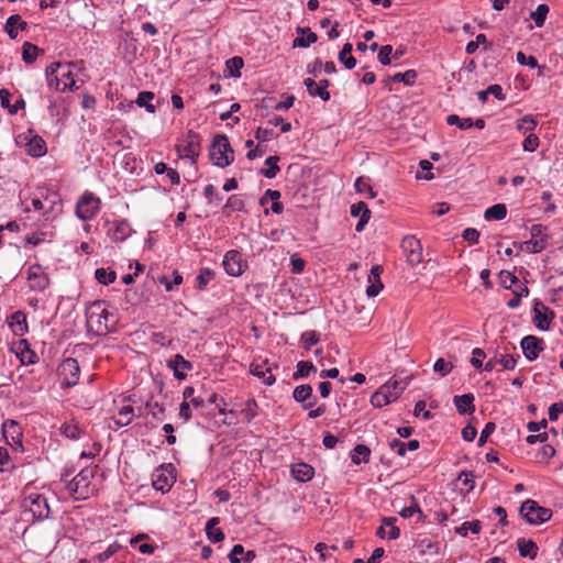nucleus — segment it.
<instances>
[{
  "label": "nucleus",
  "instance_id": "680f3d73",
  "mask_svg": "<svg viewBox=\"0 0 563 563\" xmlns=\"http://www.w3.org/2000/svg\"><path fill=\"white\" fill-rule=\"evenodd\" d=\"M453 368L452 363L444 358H438L433 365V371L440 373L442 376L448 375Z\"/></svg>",
  "mask_w": 563,
  "mask_h": 563
},
{
  "label": "nucleus",
  "instance_id": "a18cd8bd",
  "mask_svg": "<svg viewBox=\"0 0 563 563\" xmlns=\"http://www.w3.org/2000/svg\"><path fill=\"white\" fill-rule=\"evenodd\" d=\"M257 402L255 399L251 398L247 399L244 404L243 409L241 410V413L243 415V418L246 422H251L256 416H257Z\"/></svg>",
  "mask_w": 563,
  "mask_h": 563
},
{
  "label": "nucleus",
  "instance_id": "f3484780",
  "mask_svg": "<svg viewBox=\"0 0 563 563\" xmlns=\"http://www.w3.org/2000/svg\"><path fill=\"white\" fill-rule=\"evenodd\" d=\"M222 264L225 273L233 277L242 275L245 267L242 261V254L236 250L228 251L223 257Z\"/></svg>",
  "mask_w": 563,
  "mask_h": 563
},
{
  "label": "nucleus",
  "instance_id": "37998d69",
  "mask_svg": "<svg viewBox=\"0 0 563 563\" xmlns=\"http://www.w3.org/2000/svg\"><path fill=\"white\" fill-rule=\"evenodd\" d=\"M216 274L212 269L208 267H203L200 269L199 274L196 277V286L199 289H205L208 284L214 278Z\"/></svg>",
  "mask_w": 563,
  "mask_h": 563
},
{
  "label": "nucleus",
  "instance_id": "bf43d9fd",
  "mask_svg": "<svg viewBox=\"0 0 563 563\" xmlns=\"http://www.w3.org/2000/svg\"><path fill=\"white\" fill-rule=\"evenodd\" d=\"M278 135L271 129H266V128H258L256 131H255V139L260 142V143H264V142H268L273 139H276Z\"/></svg>",
  "mask_w": 563,
  "mask_h": 563
},
{
  "label": "nucleus",
  "instance_id": "cd10ccee",
  "mask_svg": "<svg viewBox=\"0 0 563 563\" xmlns=\"http://www.w3.org/2000/svg\"><path fill=\"white\" fill-rule=\"evenodd\" d=\"M517 548L522 558L534 560L538 555L539 548L537 543L530 539L519 538L517 540Z\"/></svg>",
  "mask_w": 563,
  "mask_h": 563
},
{
  "label": "nucleus",
  "instance_id": "c756f323",
  "mask_svg": "<svg viewBox=\"0 0 563 563\" xmlns=\"http://www.w3.org/2000/svg\"><path fill=\"white\" fill-rule=\"evenodd\" d=\"M292 397L296 401L301 402L303 409H310L314 402H306L312 397V387L310 385H299L294 389Z\"/></svg>",
  "mask_w": 563,
  "mask_h": 563
},
{
  "label": "nucleus",
  "instance_id": "4be33fe9",
  "mask_svg": "<svg viewBox=\"0 0 563 563\" xmlns=\"http://www.w3.org/2000/svg\"><path fill=\"white\" fill-rule=\"evenodd\" d=\"M350 212L352 217L360 218L358 222L356 223L355 230L357 232H362L371 218V210L368 209L367 205L363 201L353 203L351 206Z\"/></svg>",
  "mask_w": 563,
  "mask_h": 563
},
{
  "label": "nucleus",
  "instance_id": "de8ad7c7",
  "mask_svg": "<svg viewBox=\"0 0 563 563\" xmlns=\"http://www.w3.org/2000/svg\"><path fill=\"white\" fill-rule=\"evenodd\" d=\"M482 529V523L479 520H473V521H465L460 527L455 529L456 533L466 537L467 532L471 531L472 533H479Z\"/></svg>",
  "mask_w": 563,
  "mask_h": 563
},
{
  "label": "nucleus",
  "instance_id": "6ab92c4d",
  "mask_svg": "<svg viewBox=\"0 0 563 563\" xmlns=\"http://www.w3.org/2000/svg\"><path fill=\"white\" fill-rule=\"evenodd\" d=\"M521 349L526 358L532 362L543 350V341L534 335H527L521 340Z\"/></svg>",
  "mask_w": 563,
  "mask_h": 563
},
{
  "label": "nucleus",
  "instance_id": "bb28decb",
  "mask_svg": "<svg viewBox=\"0 0 563 563\" xmlns=\"http://www.w3.org/2000/svg\"><path fill=\"white\" fill-rule=\"evenodd\" d=\"M474 395L464 394L454 396L453 402L460 415L473 413L475 411Z\"/></svg>",
  "mask_w": 563,
  "mask_h": 563
},
{
  "label": "nucleus",
  "instance_id": "4d7b16f0",
  "mask_svg": "<svg viewBox=\"0 0 563 563\" xmlns=\"http://www.w3.org/2000/svg\"><path fill=\"white\" fill-rule=\"evenodd\" d=\"M417 79V73L413 69H409L405 73H397L393 76V80L396 82H404L406 85H413Z\"/></svg>",
  "mask_w": 563,
  "mask_h": 563
},
{
  "label": "nucleus",
  "instance_id": "6e6552de",
  "mask_svg": "<svg viewBox=\"0 0 563 563\" xmlns=\"http://www.w3.org/2000/svg\"><path fill=\"white\" fill-rule=\"evenodd\" d=\"M520 515L530 525H540L548 521L552 512L550 509L541 507L537 501L528 499L520 507Z\"/></svg>",
  "mask_w": 563,
  "mask_h": 563
},
{
  "label": "nucleus",
  "instance_id": "423d86ee",
  "mask_svg": "<svg viewBox=\"0 0 563 563\" xmlns=\"http://www.w3.org/2000/svg\"><path fill=\"white\" fill-rule=\"evenodd\" d=\"M210 158L214 165L223 168L229 166L233 159V150L225 135H217L210 148Z\"/></svg>",
  "mask_w": 563,
  "mask_h": 563
},
{
  "label": "nucleus",
  "instance_id": "0e129e2a",
  "mask_svg": "<svg viewBox=\"0 0 563 563\" xmlns=\"http://www.w3.org/2000/svg\"><path fill=\"white\" fill-rule=\"evenodd\" d=\"M538 122L532 115H525L520 119L517 129L520 131H532L536 129Z\"/></svg>",
  "mask_w": 563,
  "mask_h": 563
},
{
  "label": "nucleus",
  "instance_id": "49530a36",
  "mask_svg": "<svg viewBox=\"0 0 563 563\" xmlns=\"http://www.w3.org/2000/svg\"><path fill=\"white\" fill-rule=\"evenodd\" d=\"M245 207L244 200L240 195H232L227 200V203L223 207V211L233 212V211H242Z\"/></svg>",
  "mask_w": 563,
  "mask_h": 563
},
{
  "label": "nucleus",
  "instance_id": "052dcab7",
  "mask_svg": "<svg viewBox=\"0 0 563 563\" xmlns=\"http://www.w3.org/2000/svg\"><path fill=\"white\" fill-rule=\"evenodd\" d=\"M518 358H519V355L514 356V355L504 354L498 357L497 362H498V364H500L503 366L504 369H514L517 365Z\"/></svg>",
  "mask_w": 563,
  "mask_h": 563
},
{
  "label": "nucleus",
  "instance_id": "412c9836",
  "mask_svg": "<svg viewBox=\"0 0 563 563\" xmlns=\"http://www.w3.org/2000/svg\"><path fill=\"white\" fill-rule=\"evenodd\" d=\"M303 84L311 97H319L323 101L330 100L331 96L328 91L330 82L328 79H321L319 82H316L312 78H306Z\"/></svg>",
  "mask_w": 563,
  "mask_h": 563
},
{
  "label": "nucleus",
  "instance_id": "13d9d810",
  "mask_svg": "<svg viewBox=\"0 0 563 563\" xmlns=\"http://www.w3.org/2000/svg\"><path fill=\"white\" fill-rule=\"evenodd\" d=\"M317 40H318L317 34L308 30L306 35L296 37L294 40L292 46L294 47H308L312 43L317 42Z\"/></svg>",
  "mask_w": 563,
  "mask_h": 563
},
{
  "label": "nucleus",
  "instance_id": "6e6d98bb",
  "mask_svg": "<svg viewBox=\"0 0 563 563\" xmlns=\"http://www.w3.org/2000/svg\"><path fill=\"white\" fill-rule=\"evenodd\" d=\"M449 125H457L461 130H468L473 126V120L471 118H460L456 114H450L446 118Z\"/></svg>",
  "mask_w": 563,
  "mask_h": 563
},
{
  "label": "nucleus",
  "instance_id": "b1692460",
  "mask_svg": "<svg viewBox=\"0 0 563 563\" xmlns=\"http://www.w3.org/2000/svg\"><path fill=\"white\" fill-rule=\"evenodd\" d=\"M383 272V267L380 265H374L371 268L369 275H368V286L366 288V295L368 297H375L377 296L380 290L383 289V283L380 280V274Z\"/></svg>",
  "mask_w": 563,
  "mask_h": 563
},
{
  "label": "nucleus",
  "instance_id": "c9c22d12",
  "mask_svg": "<svg viewBox=\"0 0 563 563\" xmlns=\"http://www.w3.org/2000/svg\"><path fill=\"white\" fill-rule=\"evenodd\" d=\"M134 418V409L132 406H123L115 416L113 422L118 427H125L132 422Z\"/></svg>",
  "mask_w": 563,
  "mask_h": 563
},
{
  "label": "nucleus",
  "instance_id": "774afa93",
  "mask_svg": "<svg viewBox=\"0 0 563 563\" xmlns=\"http://www.w3.org/2000/svg\"><path fill=\"white\" fill-rule=\"evenodd\" d=\"M393 53V46L391 45H384L380 47L378 52V60L383 65H389L390 64V55Z\"/></svg>",
  "mask_w": 563,
  "mask_h": 563
},
{
  "label": "nucleus",
  "instance_id": "79ce46f5",
  "mask_svg": "<svg viewBox=\"0 0 563 563\" xmlns=\"http://www.w3.org/2000/svg\"><path fill=\"white\" fill-rule=\"evenodd\" d=\"M410 500H411V505L408 506V507H404L400 511H399V515L402 517V518H411L415 514H419V519L420 520H423L424 519V515L422 514V510L416 499V497L413 495L410 496Z\"/></svg>",
  "mask_w": 563,
  "mask_h": 563
},
{
  "label": "nucleus",
  "instance_id": "0eeeda50",
  "mask_svg": "<svg viewBox=\"0 0 563 563\" xmlns=\"http://www.w3.org/2000/svg\"><path fill=\"white\" fill-rule=\"evenodd\" d=\"M101 200L92 192L86 191L76 203V216L82 221L93 219L100 210Z\"/></svg>",
  "mask_w": 563,
  "mask_h": 563
},
{
  "label": "nucleus",
  "instance_id": "4468645a",
  "mask_svg": "<svg viewBox=\"0 0 563 563\" xmlns=\"http://www.w3.org/2000/svg\"><path fill=\"white\" fill-rule=\"evenodd\" d=\"M177 152L181 158H189L195 162L200 152V137L197 133L189 131L181 144L177 145Z\"/></svg>",
  "mask_w": 563,
  "mask_h": 563
},
{
  "label": "nucleus",
  "instance_id": "69168bd1",
  "mask_svg": "<svg viewBox=\"0 0 563 563\" xmlns=\"http://www.w3.org/2000/svg\"><path fill=\"white\" fill-rule=\"evenodd\" d=\"M301 341L303 342L306 349H310V346L319 342V334L313 330L305 331L301 334Z\"/></svg>",
  "mask_w": 563,
  "mask_h": 563
},
{
  "label": "nucleus",
  "instance_id": "f03ea898",
  "mask_svg": "<svg viewBox=\"0 0 563 563\" xmlns=\"http://www.w3.org/2000/svg\"><path fill=\"white\" fill-rule=\"evenodd\" d=\"M47 84L51 89L64 92L76 88L71 65L67 63H53L46 68Z\"/></svg>",
  "mask_w": 563,
  "mask_h": 563
},
{
  "label": "nucleus",
  "instance_id": "338daca9",
  "mask_svg": "<svg viewBox=\"0 0 563 563\" xmlns=\"http://www.w3.org/2000/svg\"><path fill=\"white\" fill-rule=\"evenodd\" d=\"M517 62L520 65H527L530 68L538 67L537 58L534 56H532V55L527 56L523 52H518L517 53Z\"/></svg>",
  "mask_w": 563,
  "mask_h": 563
},
{
  "label": "nucleus",
  "instance_id": "72a5a7b5",
  "mask_svg": "<svg viewBox=\"0 0 563 563\" xmlns=\"http://www.w3.org/2000/svg\"><path fill=\"white\" fill-rule=\"evenodd\" d=\"M291 475L296 481L305 483L313 477L314 470L306 463H298L291 467Z\"/></svg>",
  "mask_w": 563,
  "mask_h": 563
},
{
  "label": "nucleus",
  "instance_id": "4c0bfd02",
  "mask_svg": "<svg viewBox=\"0 0 563 563\" xmlns=\"http://www.w3.org/2000/svg\"><path fill=\"white\" fill-rule=\"evenodd\" d=\"M353 46L351 43H345L339 53V60L342 63L345 68L352 69L356 65V59L352 55Z\"/></svg>",
  "mask_w": 563,
  "mask_h": 563
},
{
  "label": "nucleus",
  "instance_id": "dca6fc26",
  "mask_svg": "<svg viewBox=\"0 0 563 563\" xmlns=\"http://www.w3.org/2000/svg\"><path fill=\"white\" fill-rule=\"evenodd\" d=\"M27 282L32 290L43 291L49 285V277L40 264H33L27 268Z\"/></svg>",
  "mask_w": 563,
  "mask_h": 563
},
{
  "label": "nucleus",
  "instance_id": "7ed1b4c3",
  "mask_svg": "<svg viewBox=\"0 0 563 563\" xmlns=\"http://www.w3.org/2000/svg\"><path fill=\"white\" fill-rule=\"evenodd\" d=\"M111 317L103 301L92 302L86 310L88 331L97 335L107 334L112 327V324L109 323Z\"/></svg>",
  "mask_w": 563,
  "mask_h": 563
},
{
  "label": "nucleus",
  "instance_id": "e433bc0d",
  "mask_svg": "<svg viewBox=\"0 0 563 563\" xmlns=\"http://www.w3.org/2000/svg\"><path fill=\"white\" fill-rule=\"evenodd\" d=\"M371 449L365 444H357L351 452V460L355 465L369 461Z\"/></svg>",
  "mask_w": 563,
  "mask_h": 563
},
{
  "label": "nucleus",
  "instance_id": "20e7f679",
  "mask_svg": "<svg viewBox=\"0 0 563 563\" xmlns=\"http://www.w3.org/2000/svg\"><path fill=\"white\" fill-rule=\"evenodd\" d=\"M93 471L84 468L73 479L66 482V492L75 500L88 499L96 493L92 484Z\"/></svg>",
  "mask_w": 563,
  "mask_h": 563
},
{
  "label": "nucleus",
  "instance_id": "2eb2a0df",
  "mask_svg": "<svg viewBox=\"0 0 563 563\" xmlns=\"http://www.w3.org/2000/svg\"><path fill=\"white\" fill-rule=\"evenodd\" d=\"M401 250L407 262L415 266L422 261V246L418 239L412 235L405 236L401 241Z\"/></svg>",
  "mask_w": 563,
  "mask_h": 563
},
{
  "label": "nucleus",
  "instance_id": "a19ab883",
  "mask_svg": "<svg viewBox=\"0 0 563 563\" xmlns=\"http://www.w3.org/2000/svg\"><path fill=\"white\" fill-rule=\"evenodd\" d=\"M317 368L312 362L299 361L296 366V372L292 374L294 379L306 378L311 372H316Z\"/></svg>",
  "mask_w": 563,
  "mask_h": 563
},
{
  "label": "nucleus",
  "instance_id": "f257e3e1",
  "mask_svg": "<svg viewBox=\"0 0 563 563\" xmlns=\"http://www.w3.org/2000/svg\"><path fill=\"white\" fill-rule=\"evenodd\" d=\"M22 202L24 212L37 211L44 221H53L63 211L59 195L45 188H40L32 197L25 198Z\"/></svg>",
  "mask_w": 563,
  "mask_h": 563
},
{
  "label": "nucleus",
  "instance_id": "a211bd4d",
  "mask_svg": "<svg viewBox=\"0 0 563 563\" xmlns=\"http://www.w3.org/2000/svg\"><path fill=\"white\" fill-rule=\"evenodd\" d=\"M107 235L113 242H123L132 233V228L126 220H114L112 222H107Z\"/></svg>",
  "mask_w": 563,
  "mask_h": 563
},
{
  "label": "nucleus",
  "instance_id": "a878e982",
  "mask_svg": "<svg viewBox=\"0 0 563 563\" xmlns=\"http://www.w3.org/2000/svg\"><path fill=\"white\" fill-rule=\"evenodd\" d=\"M26 27L27 23L19 14L10 15L4 24V31L12 40L18 37L19 31H24Z\"/></svg>",
  "mask_w": 563,
  "mask_h": 563
},
{
  "label": "nucleus",
  "instance_id": "39448f33",
  "mask_svg": "<svg viewBox=\"0 0 563 563\" xmlns=\"http://www.w3.org/2000/svg\"><path fill=\"white\" fill-rule=\"evenodd\" d=\"M404 389L405 385H401L398 380L390 379L371 396V404L376 408L387 406L396 401Z\"/></svg>",
  "mask_w": 563,
  "mask_h": 563
},
{
  "label": "nucleus",
  "instance_id": "9d476101",
  "mask_svg": "<svg viewBox=\"0 0 563 563\" xmlns=\"http://www.w3.org/2000/svg\"><path fill=\"white\" fill-rule=\"evenodd\" d=\"M548 228L533 224L530 229L531 239L521 244V250L528 253H540L547 247Z\"/></svg>",
  "mask_w": 563,
  "mask_h": 563
},
{
  "label": "nucleus",
  "instance_id": "2f4dec72",
  "mask_svg": "<svg viewBox=\"0 0 563 563\" xmlns=\"http://www.w3.org/2000/svg\"><path fill=\"white\" fill-rule=\"evenodd\" d=\"M548 308L541 303L534 306L533 322L534 325L540 330H549L551 318L547 313Z\"/></svg>",
  "mask_w": 563,
  "mask_h": 563
},
{
  "label": "nucleus",
  "instance_id": "09e8293b",
  "mask_svg": "<svg viewBox=\"0 0 563 563\" xmlns=\"http://www.w3.org/2000/svg\"><path fill=\"white\" fill-rule=\"evenodd\" d=\"M548 13L549 7L547 4H539L537 9L530 13V18L538 27H541L544 24Z\"/></svg>",
  "mask_w": 563,
  "mask_h": 563
},
{
  "label": "nucleus",
  "instance_id": "864d4df0",
  "mask_svg": "<svg viewBox=\"0 0 563 563\" xmlns=\"http://www.w3.org/2000/svg\"><path fill=\"white\" fill-rule=\"evenodd\" d=\"M278 161H279L278 156L267 157L265 161V164L268 166V168L263 169L262 174L269 179L275 178L279 172V166L277 165Z\"/></svg>",
  "mask_w": 563,
  "mask_h": 563
},
{
  "label": "nucleus",
  "instance_id": "393cba45",
  "mask_svg": "<svg viewBox=\"0 0 563 563\" xmlns=\"http://www.w3.org/2000/svg\"><path fill=\"white\" fill-rule=\"evenodd\" d=\"M8 324L14 335L22 336L29 331L26 316L23 311H15L8 320Z\"/></svg>",
  "mask_w": 563,
  "mask_h": 563
},
{
  "label": "nucleus",
  "instance_id": "3c124183",
  "mask_svg": "<svg viewBox=\"0 0 563 563\" xmlns=\"http://www.w3.org/2000/svg\"><path fill=\"white\" fill-rule=\"evenodd\" d=\"M354 187L358 194L367 195L369 198L376 197V192L373 190L369 181L364 177L356 178Z\"/></svg>",
  "mask_w": 563,
  "mask_h": 563
},
{
  "label": "nucleus",
  "instance_id": "1a4fd4ad",
  "mask_svg": "<svg viewBox=\"0 0 563 563\" xmlns=\"http://www.w3.org/2000/svg\"><path fill=\"white\" fill-rule=\"evenodd\" d=\"M58 377L62 386L74 387L80 376V367L78 361L73 357L65 358L57 368Z\"/></svg>",
  "mask_w": 563,
  "mask_h": 563
},
{
  "label": "nucleus",
  "instance_id": "58836bf2",
  "mask_svg": "<svg viewBox=\"0 0 563 563\" xmlns=\"http://www.w3.org/2000/svg\"><path fill=\"white\" fill-rule=\"evenodd\" d=\"M40 53H41V49L36 45H34L30 42H25L22 46V59L26 64L34 63Z\"/></svg>",
  "mask_w": 563,
  "mask_h": 563
},
{
  "label": "nucleus",
  "instance_id": "ddd939ff",
  "mask_svg": "<svg viewBox=\"0 0 563 563\" xmlns=\"http://www.w3.org/2000/svg\"><path fill=\"white\" fill-rule=\"evenodd\" d=\"M2 437L5 443L15 451H22V428L14 420L8 419L2 423Z\"/></svg>",
  "mask_w": 563,
  "mask_h": 563
},
{
  "label": "nucleus",
  "instance_id": "5701e85b",
  "mask_svg": "<svg viewBox=\"0 0 563 563\" xmlns=\"http://www.w3.org/2000/svg\"><path fill=\"white\" fill-rule=\"evenodd\" d=\"M167 366L173 369L174 376L177 379H184L186 373L192 369V364L180 354H176L169 360Z\"/></svg>",
  "mask_w": 563,
  "mask_h": 563
},
{
  "label": "nucleus",
  "instance_id": "f8f14e48",
  "mask_svg": "<svg viewBox=\"0 0 563 563\" xmlns=\"http://www.w3.org/2000/svg\"><path fill=\"white\" fill-rule=\"evenodd\" d=\"M175 482L176 476L174 475V467L172 464L159 466L152 475L153 487L163 494L169 492Z\"/></svg>",
  "mask_w": 563,
  "mask_h": 563
},
{
  "label": "nucleus",
  "instance_id": "5fc2aeb1",
  "mask_svg": "<svg viewBox=\"0 0 563 563\" xmlns=\"http://www.w3.org/2000/svg\"><path fill=\"white\" fill-rule=\"evenodd\" d=\"M396 517H386L383 519L384 526L388 527L387 538L389 540H396L400 537V529L396 526Z\"/></svg>",
  "mask_w": 563,
  "mask_h": 563
},
{
  "label": "nucleus",
  "instance_id": "f704fd0d",
  "mask_svg": "<svg viewBox=\"0 0 563 563\" xmlns=\"http://www.w3.org/2000/svg\"><path fill=\"white\" fill-rule=\"evenodd\" d=\"M220 519L218 517H212L208 520L206 526L207 536L212 542H220L224 539V533L218 527Z\"/></svg>",
  "mask_w": 563,
  "mask_h": 563
},
{
  "label": "nucleus",
  "instance_id": "473e14b6",
  "mask_svg": "<svg viewBox=\"0 0 563 563\" xmlns=\"http://www.w3.org/2000/svg\"><path fill=\"white\" fill-rule=\"evenodd\" d=\"M26 150L31 156L41 157L46 154L47 146L45 141L41 136L33 135L26 144Z\"/></svg>",
  "mask_w": 563,
  "mask_h": 563
},
{
  "label": "nucleus",
  "instance_id": "8fccbe9b",
  "mask_svg": "<svg viewBox=\"0 0 563 563\" xmlns=\"http://www.w3.org/2000/svg\"><path fill=\"white\" fill-rule=\"evenodd\" d=\"M95 277L100 284L109 285L115 280L117 274L114 271L101 267L96 269Z\"/></svg>",
  "mask_w": 563,
  "mask_h": 563
},
{
  "label": "nucleus",
  "instance_id": "7c9ffc66",
  "mask_svg": "<svg viewBox=\"0 0 563 563\" xmlns=\"http://www.w3.org/2000/svg\"><path fill=\"white\" fill-rule=\"evenodd\" d=\"M416 547L421 554L437 555L439 553V542L429 537H420L416 540Z\"/></svg>",
  "mask_w": 563,
  "mask_h": 563
},
{
  "label": "nucleus",
  "instance_id": "aec40b11",
  "mask_svg": "<svg viewBox=\"0 0 563 563\" xmlns=\"http://www.w3.org/2000/svg\"><path fill=\"white\" fill-rule=\"evenodd\" d=\"M12 351L15 353L22 364L30 365L37 361L36 353L31 349L29 342L24 339L13 343Z\"/></svg>",
  "mask_w": 563,
  "mask_h": 563
},
{
  "label": "nucleus",
  "instance_id": "9b49d317",
  "mask_svg": "<svg viewBox=\"0 0 563 563\" xmlns=\"http://www.w3.org/2000/svg\"><path fill=\"white\" fill-rule=\"evenodd\" d=\"M24 507L32 512L34 519L43 520L49 516L47 498L38 493H31L24 498Z\"/></svg>",
  "mask_w": 563,
  "mask_h": 563
},
{
  "label": "nucleus",
  "instance_id": "ea45409f",
  "mask_svg": "<svg viewBox=\"0 0 563 563\" xmlns=\"http://www.w3.org/2000/svg\"><path fill=\"white\" fill-rule=\"evenodd\" d=\"M506 216H507V208L503 203H497V205L489 207L488 209H486L485 214H484L486 220H503L506 218Z\"/></svg>",
  "mask_w": 563,
  "mask_h": 563
},
{
  "label": "nucleus",
  "instance_id": "c03bdc74",
  "mask_svg": "<svg viewBox=\"0 0 563 563\" xmlns=\"http://www.w3.org/2000/svg\"><path fill=\"white\" fill-rule=\"evenodd\" d=\"M154 97V93L151 91H141L136 98V104L141 108H145L147 112L154 113L155 107L151 103Z\"/></svg>",
  "mask_w": 563,
  "mask_h": 563
},
{
  "label": "nucleus",
  "instance_id": "e2e57ef3",
  "mask_svg": "<svg viewBox=\"0 0 563 563\" xmlns=\"http://www.w3.org/2000/svg\"><path fill=\"white\" fill-rule=\"evenodd\" d=\"M538 147H539V137L536 134L531 133L523 140V143H522L523 151L532 153V152L537 151Z\"/></svg>",
  "mask_w": 563,
  "mask_h": 563
},
{
  "label": "nucleus",
  "instance_id": "603ef678",
  "mask_svg": "<svg viewBox=\"0 0 563 563\" xmlns=\"http://www.w3.org/2000/svg\"><path fill=\"white\" fill-rule=\"evenodd\" d=\"M251 373L263 379L264 384L271 386L275 383V376L271 374V371L268 368L264 369L261 365L253 366L251 369Z\"/></svg>",
  "mask_w": 563,
  "mask_h": 563
},
{
  "label": "nucleus",
  "instance_id": "c85d7f7f",
  "mask_svg": "<svg viewBox=\"0 0 563 563\" xmlns=\"http://www.w3.org/2000/svg\"><path fill=\"white\" fill-rule=\"evenodd\" d=\"M60 434L70 440H79L84 434V430L75 419L65 421L59 428Z\"/></svg>",
  "mask_w": 563,
  "mask_h": 563
}]
</instances>
